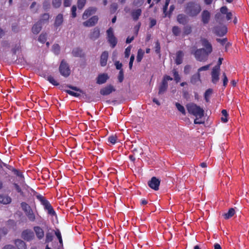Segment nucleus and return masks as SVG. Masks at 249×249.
Returning <instances> with one entry per match:
<instances>
[{
    "label": "nucleus",
    "mask_w": 249,
    "mask_h": 249,
    "mask_svg": "<svg viewBox=\"0 0 249 249\" xmlns=\"http://www.w3.org/2000/svg\"><path fill=\"white\" fill-rule=\"evenodd\" d=\"M21 207L25 213L29 210L30 209H31V207L27 203L24 202L21 203Z\"/></svg>",
    "instance_id": "46"
},
{
    "label": "nucleus",
    "mask_w": 249,
    "mask_h": 249,
    "mask_svg": "<svg viewBox=\"0 0 249 249\" xmlns=\"http://www.w3.org/2000/svg\"><path fill=\"white\" fill-rule=\"evenodd\" d=\"M108 78L109 77L107 73L100 74L97 78L96 83L100 85L104 84L107 82Z\"/></svg>",
    "instance_id": "19"
},
{
    "label": "nucleus",
    "mask_w": 249,
    "mask_h": 249,
    "mask_svg": "<svg viewBox=\"0 0 249 249\" xmlns=\"http://www.w3.org/2000/svg\"><path fill=\"white\" fill-rule=\"evenodd\" d=\"M25 213L29 221L31 222H34L36 220V215L34 213L32 208L30 209V210L26 212Z\"/></svg>",
    "instance_id": "28"
},
{
    "label": "nucleus",
    "mask_w": 249,
    "mask_h": 249,
    "mask_svg": "<svg viewBox=\"0 0 249 249\" xmlns=\"http://www.w3.org/2000/svg\"><path fill=\"white\" fill-rule=\"evenodd\" d=\"M215 34L219 36H223L227 33V28L225 26L215 27Z\"/></svg>",
    "instance_id": "13"
},
{
    "label": "nucleus",
    "mask_w": 249,
    "mask_h": 249,
    "mask_svg": "<svg viewBox=\"0 0 249 249\" xmlns=\"http://www.w3.org/2000/svg\"><path fill=\"white\" fill-rule=\"evenodd\" d=\"M98 17L97 16H94L89 18L88 20L83 22V25L85 27H92L97 23Z\"/></svg>",
    "instance_id": "9"
},
{
    "label": "nucleus",
    "mask_w": 249,
    "mask_h": 249,
    "mask_svg": "<svg viewBox=\"0 0 249 249\" xmlns=\"http://www.w3.org/2000/svg\"><path fill=\"white\" fill-rule=\"evenodd\" d=\"M177 21L179 23L182 25H185L188 22L187 17L183 14H179L178 15Z\"/></svg>",
    "instance_id": "27"
},
{
    "label": "nucleus",
    "mask_w": 249,
    "mask_h": 249,
    "mask_svg": "<svg viewBox=\"0 0 249 249\" xmlns=\"http://www.w3.org/2000/svg\"><path fill=\"white\" fill-rule=\"evenodd\" d=\"M108 53L105 51L102 53L100 56V63L102 67H105L107 64Z\"/></svg>",
    "instance_id": "15"
},
{
    "label": "nucleus",
    "mask_w": 249,
    "mask_h": 249,
    "mask_svg": "<svg viewBox=\"0 0 249 249\" xmlns=\"http://www.w3.org/2000/svg\"><path fill=\"white\" fill-rule=\"evenodd\" d=\"M201 11V7L199 4L195 2H188L185 7V12L190 17L197 16Z\"/></svg>",
    "instance_id": "2"
},
{
    "label": "nucleus",
    "mask_w": 249,
    "mask_h": 249,
    "mask_svg": "<svg viewBox=\"0 0 249 249\" xmlns=\"http://www.w3.org/2000/svg\"><path fill=\"white\" fill-rule=\"evenodd\" d=\"M65 92L74 97H78L80 96V94L77 92H75L70 90H65Z\"/></svg>",
    "instance_id": "53"
},
{
    "label": "nucleus",
    "mask_w": 249,
    "mask_h": 249,
    "mask_svg": "<svg viewBox=\"0 0 249 249\" xmlns=\"http://www.w3.org/2000/svg\"><path fill=\"white\" fill-rule=\"evenodd\" d=\"M118 8V5L116 3H113L110 6V10L111 12H115Z\"/></svg>",
    "instance_id": "64"
},
{
    "label": "nucleus",
    "mask_w": 249,
    "mask_h": 249,
    "mask_svg": "<svg viewBox=\"0 0 249 249\" xmlns=\"http://www.w3.org/2000/svg\"><path fill=\"white\" fill-rule=\"evenodd\" d=\"M201 21L203 24L206 25L209 23L211 18V13L207 10H204L202 11L201 15Z\"/></svg>",
    "instance_id": "10"
},
{
    "label": "nucleus",
    "mask_w": 249,
    "mask_h": 249,
    "mask_svg": "<svg viewBox=\"0 0 249 249\" xmlns=\"http://www.w3.org/2000/svg\"><path fill=\"white\" fill-rule=\"evenodd\" d=\"M50 18V15L48 13H44L43 14L40 18L38 22H40L41 24L46 23L48 22Z\"/></svg>",
    "instance_id": "33"
},
{
    "label": "nucleus",
    "mask_w": 249,
    "mask_h": 249,
    "mask_svg": "<svg viewBox=\"0 0 249 249\" xmlns=\"http://www.w3.org/2000/svg\"><path fill=\"white\" fill-rule=\"evenodd\" d=\"M53 51L55 54H58L60 51V46L59 45L57 44H54L53 46Z\"/></svg>",
    "instance_id": "52"
},
{
    "label": "nucleus",
    "mask_w": 249,
    "mask_h": 249,
    "mask_svg": "<svg viewBox=\"0 0 249 249\" xmlns=\"http://www.w3.org/2000/svg\"><path fill=\"white\" fill-rule=\"evenodd\" d=\"M76 7L75 5H73L71 8V17L74 18L76 17Z\"/></svg>",
    "instance_id": "57"
},
{
    "label": "nucleus",
    "mask_w": 249,
    "mask_h": 249,
    "mask_svg": "<svg viewBox=\"0 0 249 249\" xmlns=\"http://www.w3.org/2000/svg\"><path fill=\"white\" fill-rule=\"evenodd\" d=\"M21 236L24 240L30 241L35 238V234L31 230L26 229L22 232Z\"/></svg>",
    "instance_id": "7"
},
{
    "label": "nucleus",
    "mask_w": 249,
    "mask_h": 249,
    "mask_svg": "<svg viewBox=\"0 0 249 249\" xmlns=\"http://www.w3.org/2000/svg\"><path fill=\"white\" fill-rule=\"evenodd\" d=\"M214 18L217 22L221 23L224 21V15L220 12H218L215 15Z\"/></svg>",
    "instance_id": "38"
},
{
    "label": "nucleus",
    "mask_w": 249,
    "mask_h": 249,
    "mask_svg": "<svg viewBox=\"0 0 249 249\" xmlns=\"http://www.w3.org/2000/svg\"><path fill=\"white\" fill-rule=\"evenodd\" d=\"M50 4L49 0H46L43 3V7L45 10H47L50 8Z\"/></svg>",
    "instance_id": "54"
},
{
    "label": "nucleus",
    "mask_w": 249,
    "mask_h": 249,
    "mask_svg": "<svg viewBox=\"0 0 249 249\" xmlns=\"http://www.w3.org/2000/svg\"><path fill=\"white\" fill-rule=\"evenodd\" d=\"M13 173L17 176L19 178H20L24 180V177L23 174L22 173V172L19 171L18 170L15 168V169L13 170Z\"/></svg>",
    "instance_id": "49"
},
{
    "label": "nucleus",
    "mask_w": 249,
    "mask_h": 249,
    "mask_svg": "<svg viewBox=\"0 0 249 249\" xmlns=\"http://www.w3.org/2000/svg\"><path fill=\"white\" fill-rule=\"evenodd\" d=\"M63 22V16L62 14H59L55 18L54 26L57 29Z\"/></svg>",
    "instance_id": "20"
},
{
    "label": "nucleus",
    "mask_w": 249,
    "mask_h": 249,
    "mask_svg": "<svg viewBox=\"0 0 249 249\" xmlns=\"http://www.w3.org/2000/svg\"><path fill=\"white\" fill-rule=\"evenodd\" d=\"M47 80L53 86H57L59 85V83L57 82L52 75L48 76L47 77Z\"/></svg>",
    "instance_id": "42"
},
{
    "label": "nucleus",
    "mask_w": 249,
    "mask_h": 249,
    "mask_svg": "<svg viewBox=\"0 0 249 249\" xmlns=\"http://www.w3.org/2000/svg\"><path fill=\"white\" fill-rule=\"evenodd\" d=\"M72 54L74 57H83L85 55L83 50L79 48L73 49L72 51Z\"/></svg>",
    "instance_id": "22"
},
{
    "label": "nucleus",
    "mask_w": 249,
    "mask_h": 249,
    "mask_svg": "<svg viewBox=\"0 0 249 249\" xmlns=\"http://www.w3.org/2000/svg\"><path fill=\"white\" fill-rule=\"evenodd\" d=\"M107 41L112 48H114L117 43V40L115 36L107 38Z\"/></svg>",
    "instance_id": "34"
},
{
    "label": "nucleus",
    "mask_w": 249,
    "mask_h": 249,
    "mask_svg": "<svg viewBox=\"0 0 249 249\" xmlns=\"http://www.w3.org/2000/svg\"><path fill=\"white\" fill-rule=\"evenodd\" d=\"M96 10L97 9L95 7H89L87 10H86L82 16L83 19H87L91 15L94 14L96 11Z\"/></svg>",
    "instance_id": "17"
},
{
    "label": "nucleus",
    "mask_w": 249,
    "mask_h": 249,
    "mask_svg": "<svg viewBox=\"0 0 249 249\" xmlns=\"http://www.w3.org/2000/svg\"><path fill=\"white\" fill-rule=\"evenodd\" d=\"M100 35V30L99 28L96 27L90 32L89 35V38L93 40L97 39Z\"/></svg>",
    "instance_id": "21"
},
{
    "label": "nucleus",
    "mask_w": 249,
    "mask_h": 249,
    "mask_svg": "<svg viewBox=\"0 0 249 249\" xmlns=\"http://www.w3.org/2000/svg\"><path fill=\"white\" fill-rule=\"evenodd\" d=\"M235 214V210L231 208H230L227 213H225L223 214V216L225 219H229L232 217Z\"/></svg>",
    "instance_id": "31"
},
{
    "label": "nucleus",
    "mask_w": 249,
    "mask_h": 249,
    "mask_svg": "<svg viewBox=\"0 0 249 249\" xmlns=\"http://www.w3.org/2000/svg\"><path fill=\"white\" fill-rule=\"evenodd\" d=\"M172 80L173 78L169 75H165L163 76L161 84L159 87V95L163 94L166 92L168 87L167 81H172Z\"/></svg>",
    "instance_id": "4"
},
{
    "label": "nucleus",
    "mask_w": 249,
    "mask_h": 249,
    "mask_svg": "<svg viewBox=\"0 0 249 249\" xmlns=\"http://www.w3.org/2000/svg\"><path fill=\"white\" fill-rule=\"evenodd\" d=\"M36 236L38 240H41L44 237V231L39 226H35L33 228Z\"/></svg>",
    "instance_id": "14"
},
{
    "label": "nucleus",
    "mask_w": 249,
    "mask_h": 249,
    "mask_svg": "<svg viewBox=\"0 0 249 249\" xmlns=\"http://www.w3.org/2000/svg\"><path fill=\"white\" fill-rule=\"evenodd\" d=\"M144 53L142 49H140L138 50V53H137V55L136 57V61H137L138 63H140L142 61V60L143 58Z\"/></svg>",
    "instance_id": "37"
},
{
    "label": "nucleus",
    "mask_w": 249,
    "mask_h": 249,
    "mask_svg": "<svg viewBox=\"0 0 249 249\" xmlns=\"http://www.w3.org/2000/svg\"><path fill=\"white\" fill-rule=\"evenodd\" d=\"M160 183V180L159 179L155 177H153L149 181H148V185L150 188L155 191H157L159 189Z\"/></svg>",
    "instance_id": "8"
},
{
    "label": "nucleus",
    "mask_w": 249,
    "mask_h": 249,
    "mask_svg": "<svg viewBox=\"0 0 249 249\" xmlns=\"http://www.w3.org/2000/svg\"><path fill=\"white\" fill-rule=\"evenodd\" d=\"M223 58H219L217 64L213 68L216 69V70H220V65L222 64Z\"/></svg>",
    "instance_id": "59"
},
{
    "label": "nucleus",
    "mask_w": 249,
    "mask_h": 249,
    "mask_svg": "<svg viewBox=\"0 0 249 249\" xmlns=\"http://www.w3.org/2000/svg\"><path fill=\"white\" fill-rule=\"evenodd\" d=\"M87 0H78L77 7L79 9H82L85 6Z\"/></svg>",
    "instance_id": "47"
},
{
    "label": "nucleus",
    "mask_w": 249,
    "mask_h": 249,
    "mask_svg": "<svg viewBox=\"0 0 249 249\" xmlns=\"http://www.w3.org/2000/svg\"><path fill=\"white\" fill-rule=\"evenodd\" d=\"M142 13V11L140 8L132 10L131 12V16L133 20L137 21L141 16Z\"/></svg>",
    "instance_id": "16"
},
{
    "label": "nucleus",
    "mask_w": 249,
    "mask_h": 249,
    "mask_svg": "<svg viewBox=\"0 0 249 249\" xmlns=\"http://www.w3.org/2000/svg\"><path fill=\"white\" fill-rule=\"evenodd\" d=\"M228 8L226 6H222L220 9V12L223 15H226L228 13Z\"/></svg>",
    "instance_id": "63"
},
{
    "label": "nucleus",
    "mask_w": 249,
    "mask_h": 249,
    "mask_svg": "<svg viewBox=\"0 0 249 249\" xmlns=\"http://www.w3.org/2000/svg\"><path fill=\"white\" fill-rule=\"evenodd\" d=\"M183 32L182 36H183L190 34L192 31V27L190 25H186L183 27Z\"/></svg>",
    "instance_id": "36"
},
{
    "label": "nucleus",
    "mask_w": 249,
    "mask_h": 249,
    "mask_svg": "<svg viewBox=\"0 0 249 249\" xmlns=\"http://www.w3.org/2000/svg\"><path fill=\"white\" fill-rule=\"evenodd\" d=\"M61 0H52V4L55 8H59L61 5Z\"/></svg>",
    "instance_id": "48"
},
{
    "label": "nucleus",
    "mask_w": 249,
    "mask_h": 249,
    "mask_svg": "<svg viewBox=\"0 0 249 249\" xmlns=\"http://www.w3.org/2000/svg\"><path fill=\"white\" fill-rule=\"evenodd\" d=\"M216 40L217 42L220 43V44L222 46L226 44V48H227V47H229L231 45L229 42L227 43L228 39L226 37L222 39L216 38Z\"/></svg>",
    "instance_id": "35"
},
{
    "label": "nucleus",
    "mask_w": 249,
    "mask_h": 249,
    "mask_svg": "<svg viewBox=\"0 0 249 249\" xmlns=\"http://www.w3.org/2000/svg\"><path fill=\"white\" fill-rule=\"evenodd\" d=\"M11 198L7 195H0V203L8 204L11 202Z\"/></svg>",
    "instance_id": "23"
},
{
    "label": "nucleus",
    "mask_w": 249,
    "mask_h": 249,
    "mask_svg": "<svg viewBox=\"0 0 249 249\" xmlns=\"http://www.w3.org/2000/svg\"><path fill=\"white\" fill-rule=\"evenodd\" d=\"M21 46L20 44H16L13 48L12 49V52L14 54H16L17 52L21 50Z\"/></svg>",
    "instance_id": "50"
},
{
    "label": "nucleus",
    "mask_w": 249,
    "mask_h": 249,
    "mask_svg": "<svg viewBox=\"0 0 249 249\" xmlns=\"http://www.w3.org/2000/svg\"><path fill=\"white\" fill-rule=\"evenodd\" d=\"M196 58L199 61H203L208 58L209 54L207 53L203 48L196 49L194 53L192 52Z\"/></svg>",
    "instance_id": "5"
},
{
    "label": "nucleus",
    "mask_w": 249,
    "mask_h": 249,
    "mask_svg": "<svg viewBox=\"0 0 249 249\" xmlns=\"http://www.w3.org/2000/svg\"><path fill=\"white\" fill-rule=\"evenodd\" d=\"M60 74L65 77H68L71 74V70L68 63L62 60L59 67Z\"/></svg>",
    "instance_id": "6"
},
{
    "label": "nucleus",
    "mask_w": 249,
    "mask_h": 249,
    "mask_svg": "<svg viewBox=\"0 0 249 249\" xmlns=\"http://www.w3.org/2000/svg\"><path fill=\"white\" fill-rule=\"evenodd\" d=\"M130 51H131V47L130 46H128L125 49V52H124L125 57L128 58L130 54Z\"/></svg>",
    "instance_id": "62"
},
{
    "label": "nucleus",
    "mask_w": 249,
    "mask_h": 249,
    "mask_svg": "<svg viewBox=\"0 0 249 249\" xmlns=\"http://www.w3.org/2000/svg\"><path fill=\"white\" fill-rule=\"evenodd\" d=\"M199 81H200V75L198 72L192 75L190 79V82L193 85L196 84Z\"/></svg>",
    "instance_id": "30"
},
{
    "label": "nucleus",
    "mask_w": 249,
    "mask_h": 249,
    "mask_svg": "<svg viewBox=\"0 0 249 249\" xmlns=\"http://www.w3.org/2000/svg\"><path fill=\"white\" fill-rule=\"evenodd\" d=\"M118 138L116 135H111L108 137L107 141L112 144H115L117 141Z\"/></svg>",
    "instance_id": "41"
},
{
    "label": "nucleus",
    "mask_w": 249,
    "mask_h": 249,
    "mask_svg": "<svg viewBox=\"0 0 249 249\" xmlns=\"http://www.w3.org/2000/svg\"><path fill=\"white\" fill-rule=\"evenodd\" d=\"M47 34L46 33H42L41 34L38 38V41L41 42V43H44L47 40Z\"/></svg>",
    "instance_id": "43"
},
{
    "label": "nucleus",
    "mask_w": 249,
    "mask_h": 249,
    "mask_svg": "<svg viewBox=\"0 0 249 249\" xmlns=\"http://www.w3.org/2000/svg\"><path fill=\"white\" fill-rule=\"evenodd\" d=\"M42 29V24L37 21L33 26L32 31L34 34H38Z\"/></svg>",
    "instance_id": "25"
},
{
    "label": "nucleus",
    "mask_w": 249,
    "mask_h": 249,
    "mask_svg": "<svg viewBox=\"0 0 249 249\" xmlns=\"http://www.w3.org/2000/svg\"><path fill=\"white\" fill-rule=\"evenodd\" d=\"M184 53L182 51H178L176 53L175 62L177 65H180L182 63Z\"/></svg>",
    "instance_id": "24"
},
{
    "label": "nucleus",
    "mask_w": 249,
    "mask_h": 249,
    "mask_svg": "<svg viewBox=\"0 0 249 249\" xmlns=\"http://www.w3.org/2000/svg\"><path fill=\"white\" fill-rule=\"evenodd\" d=\"M15 244L18 249H27L26 243L20 239H16Z\"/></svg>",
    "instance_id": "26"
},
{
    "label": "nucleus",
    "mask_w": 249,
    "mask_h": 249,
    "mask_svg": "<svg viewBox=\"0 0 249 249\" xmlns=\"http://www.w3.org/2000/svg\"><path fill=\"white\" fill-rule=\"evenodd\" d=\"M176 107L177 108L178 110L179 111H180L182 114L185 115V114H186L185 110L183 106H182L178 103H176Z\"/></svg>",
    "instance_id": "45"
},
{
    "label": "nucleus",
    "mask_w": 249,
    "mask_h": 249,
    "mask_svg": "<svg viewBox=\"0 0 249 249\" xmlns=\"http://www.w3.org/2000/svg\"><path fill=\"white\" fill-rule=\"evenodd\" d=\"M107 38H109L111 37L115 36L113 33V29L110 27L107 31Z\"/></svg>",
    "instance_id": "56"
},
{
    "label": "nucleus",
    "mask_w": 249,
    "mask_h": 249,
    "mask_svg": "<svg viewBox=\"0 0 249 249\" xmlns=\"http://www.w3.org/2000/svg\"><path fill=\"white\" fill-rule=\"evenodd\" d=\"M54 230H52V231H50L49 230H48L46 233L45 236V243H49L52 242L53 239V231Z\"/></svg>",
    "instance_id": "29"
},
{
    "label": "nucleus",
    "mask_w": 249,
    "mask_h": 249,
    "mask_svg": "<svg viewBox=\"0 0 249 249\" xmlns=\"http://www.w3.org/2000/svg\"><path fill=\"white\" fill-rule=\"evenodd\" d=\"M160 42L157 41L155 44V52L158 54L160 53Z\"/></svg>",
    "instance_id": "58"
},
{
    "label": "nucleus",
    "mask_w": 249,
    "mask_h": 249,
    "mask_svg": "<svg viewBox=\"0 0 249 249\" xmlns=\"http://www.w3.org/2000/svg\"><path fill=\"white\" fill-rule=\"evenodd\" d=\"M124 71L123 70H121L119 72V75L118 77V81L119 82L121 83L124 80Z\"/></svg>",
    "instance_id": "55"
},
{
    "label": "nucleus",
    "mask_w": 249,
    "mask_h": 249,
    "mask_svg": "<svg viewBox=\"0 0 249 249\" xmlns=\"http://www.w3.org/2000/svg\"><path fill=\"white\" fill-rule=\"evenodd\" d=\"M36 197L44 206L45 210L47 211L48 214L51 216L56 215V213L51 203L45 197L41 195H36Z\"/></svg>",
    "instance_id": "3"
},
{
    "label": "nucleus",
    "mask_w": 249,
    "mask_h": 249,
    "mask_svg": "<svg viewBox=\"0 0 249 249\" xmlns=\"http://www.w3.org/2000/svg\"><path fill=\"white\" fill-rule=\"evenodd\" d=\"M221 113L224 117H221V121L224 123L228 122V113L226 109H223Z\"/></svg>",
    "instance_id": "44"
},
{
    "label": "nucleus",
    "mask_w": 249,
    "mask_h": 249,
    "mask_svg": "<svg viewBox=\"0 0 249 249\" xmlns=\"http://www.w3.org/2000/svg\"><path fill=\"white\" fill-rule=\"evenodd\" d=\"M201 42L202 45L205 47V52L209 54H210L213 51L212 44L206 38H201Z\"/></svg>",
    "instance_id": "12"
},
{
    "label": "nucleus",
    "mask_w": 249,
    "mask_h": 249,
    "mask_svg": "<svg viewBox=\"0 0 249 249\" xmlns=\"http://www.w3.org/2000/svg\"><path fill=\"white\" fill-rule=\"evenodd\" d=\"M172 72L173 74L174 80L177 83H178L180 81V77L178 74V71L176 69H174L172 71Z\"/></svg>",
    "instance_id": "40"
},
{
    "label": "nucleus",
    "mask_w": 249,
    "mask_h": 249,
    "mask_svg": "<svg viewBox=\"0 0 249 249\" xmlns=\"http://www.w3.org/2000/svg\"><path fill=\"white\" fill-rule=\"evenodd\" d=\"M172 31L173 35L176 36H179L181 33L180 28L177 26H173L172 29Z\"/></svg>",
    "instance_id": "39"
},
{
    "label": "nucleus",
    "mask_w": 249,
    "mask_h": 249,
    "mask_svg": "<svg viewBox=\"0 0 249 249\" xmlns=\"http://www.w3.org/2000/svg\"><path fill=\"white\" fill-rule=\"evenodd\" d=\"M187 110L189 113L195 116L196 119L194 120V124H201L202 122L197 121V118H201L204 114V110L199 106L194 103H189L186 105Z\"/></svg>",
    "instance_id": "1"
},
{
    "label": "nucleus",
    "mask_w": 249,
    "mask_h": 249,
    "mask_svg": "<svg viewBox=\"0 0 249 249\" xmlns=\"http://www.w3.org/2000/svg\"><path fill=\"white\" fill-rule=\"evenodd\" d=\"M144 0H134L133 5L135 6H141L143 5Z\"/></svg>",
    "instance_id": "51"
},
{
    "label": "nucleus",
    "mask_w": 249,
    "mask_h": 249,
    "mask_svg": "<svg viewBox=\"0 0 249 249\" xmlns=\"http://www.w3.org/2000/svg\"><path fill=\"white\" fill-rule=\"evenodd\" d=\"M54 232L55 236H56L59 241V243L60 244V246L63 247V240L60 230L58 229H56L54 231Z\"/></svg>",
    "instance_id": "32"
},
{
    "label": "nucleus",
    "mask_w": 249,
    "mask_h": 249,
    "mask_svg": "<svg viewBox=\"0 0 249 249\" xmlns=\"http://www.w3.org/2000/svg\"><path fill=\"white\" fill-rule=\"evenodd\" d=\"M220 70L213 68L212 71V82L213 84H216L219 80Z\"/></svg>",
    "instance_id": "18"
},
{
    "label": "nucleus",
    "mask_w": 249,
    "mask_h": 249,
    "mask_svg": "<svg viewBox=\"0 0 249 249\" xmlns=\"http://www.w3.org/2000/svg\"><path fill=\"white\" fill-rule=\"evenodd\" d=\"M191 67L189 65H186L184 68V72L186 74H188L190 73Z\"/></svg>",
    "instance_id": "61"
},
{
    "label": "nucleus",
    "mask_w": 249,
    "mask_h": 249,
    "mask_svg": "<svg viewBox=\"0 0 249 249\" xmlns=\"http://www.w3.org/2000/svg\"><path fill=\"white\" fill-rule=\"evenodd\" d=\"M115 89L112 85H109L101 89L100 90V93L101 95L104 96L108 95L112 92L115 91Z\"/></svg>",
    "instance_id": "11"
},
{
    "label": "nucleus",
    "mask_w": 249,
    "mask_h": 249,
    "mask_svg": "<svg viewBox=\"0 0 249 249\" xmlns=\"http://www.w3.org/2000/svg\"><path fill=\"white\" fill-rule=\"evenodd\" d=\"M134 59H135L134 55L132 54L130 56V61H129V68L130 70L132 69Z\"/></svg>",
    "instance_id": "60"
}]
</instances>
